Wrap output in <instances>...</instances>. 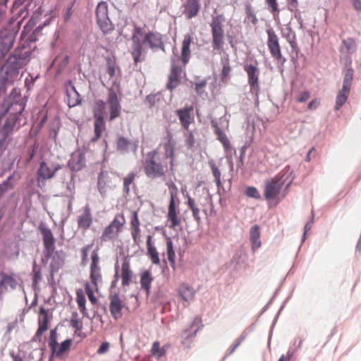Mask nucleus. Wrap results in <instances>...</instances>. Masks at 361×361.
<instances>
[{"instance_id": "51", "label": "nucleus", "mask_w": 361, "mask_h": 361, "mask_svg": "<svg viewBox=\"0 0 361 361\" xmlns=\"http://www.w3.org/2000/svg\"><path fill=\"white\" fill-rule=\"evenodd\" d=\"M109 348V343L108 342H104L101 344L97 350V353L99 355L106 353Z\"/></svg>"}, {"instance_id": "11", "label": "nucleus", "mask_w": 361, "mask_h": 361, "mask_svg": "<svg viewBox=\"0 0 361 361\" xmlns=\"http://www.w3.org/2000/svg\"><path fill=\"white\" fill-rule=\"evenodd\" d=\"M124 221H119L118 218H115L113 221L104 229L102 238L103 240L106 241L116 237L121 231Z\"/></svg>"}, {"instance_id": "37", "label": "nucleus", "mask_w": 361, "mask_h": 361, "mask_svg": "<svg viewBox=\"0 0 361 361\" xmlns=\"http://www.w3.org/2000/svg\"><path fill=\"white\" fill-rule=\"evenodd\" d=\"M152 355L157 357V360L160 359L161 357L164 356L166 354L165 347H160V344L158 341L154 342L153 343L152 350H151Z\"/></svg>"}, {"instance_id": "42", "label": "nucleus", "mask_w": 361, "mask_h": 361, "mask_svg": "<svg viewBox=\"0 0 361 361\" xmlns=\"http://www.w3.org/2000/svg\"><path fill=\"white\" fill-rule=\"evenodd\" d=\"M223 63V69L221 73V79L222 81H225L227 80L229 73L231 72V67L228 63V61L227 59L222 60Z\"/></svg>"}, {"instance_id": "12", "label": "nucleus", "mask_w": 361, "mask_h": 361, "mask_svg": "<svg viewBox=\"0 0 361 361\" xmlns=\"http://www.w3.org/2000/svg\"><path fill=\"white\" fill-rule=\"evenodd\" d=\"M267 32L268 35L267 45L271 55L276 59H281V53L277 35L272 28L268 29Z\"/></svg>"}, {"instance_id": "8", "label": "nucleus", "mask_w": 361, "mask_h": 361, "mask_svg": "<svg viewBox=\"0 0 361 361\" xmlns=\"http://www.w3.org/2000/svg\"><path fill=\"white\" fill-rule=\"evenodd\" d=\"M55 334V330L51 331L49 346L52 351V356L61 358L69 350L72 341L67 339L59 344L56 341Z\"/></svg>"}, {"instance_id": "25", "label": "nucleus", "mask_w": 361, "mask_h": 361, "mask_svg": "<svg viewBox=\"0 0 361 361\" xmlns=\"http://www.w3.org/2000/svg\"><path fill=\"white\" fill-rule=\"evenodd\" d=\"M92 222L90 209L88 206L84 208L83 213L79 216L78 219V226L82 229H87Z\"/></svg>"}, {"instance_id": "49", "label": "nucleus", "mask_w": 361, "mask_h": 361, "mask_svg": "<svg viewBox=\"0 0 361 361\" xmlns=\"http://www.w3.org/2000/svg\"><path fill=\"white\" fill-rule=\"evenodd\" d=\"M91 258L92 263L90 268H99L98 266L99 258L96 251L92 252Z\"/></svg>"}, {"instance_id": "43", "label": "nucleus", "mask_w": 361, "mask_h": 361, "mask_svg": "<svg viewBox=\"0 0 361 361\" xmlns=\"http://www.w3.org/2000/svg\"><path fill=\"white\" fill-rule=\"evenodd\" d=\"M245 194L251 198L254 199H260V195L257 190V189L252 186H249L246 188Z\"/></svg>"}, {"instance_id": "10", "label": "nucleus", "mask_w": 361, "mask_h": 361, "mask_svg": "<svg viewBox=\"0 0 361 361\" xmlns=\"http://www.w3.org/2000/svg\"><path fill=\"white\" fill-rule=\"evenodd\" d=\"M176 145V140L173 137V135L170 132H167L166 136L163 140V147L164 149V154L166 158H170V169L173 170L174 163V149Z\"/></svg>"}, {"instance_id": "56", "label": "nucleus", "mask_w": 361, "mask_h": 361, "mask_svg": "<svg viewBox=\"0 0 361 361\" xmlns=\"http://www.w3.org/2000/svg\"><path fill=\"white\" fill-rule=\"evenodd\" d=\"M91 247H92V245H88L82 249V262H83L87 261L88 251L90 250Z\"/></svg>"}, {"instance_id": "52", "label": "nucleus", "mask_w": 361, "mask_h": 361, "mask_svg": "<svg viewBox=\"0 0 361 361\" xmlns=\"http://www.w3.org/2000/svg\"><path fill=\"white\" fill-rule=\"evenodd\" d=\"M11 178V176L8 177L6 180L4 181L1 184H0V197L7 190L8 186L9 185V180Z\"/></svg>"}, {"instance_id": "15", "label": "nucleus", "mask_w": 361, "mask_h": 361, "mask_svg": "<svg viewBox=\"0 0 361 361\" xmlns=\"http://www.w3.org/2000/svg\"><path fill=\"white\" fill-rule=\"evenodd\" d=\"M178 211H177L175 202L173 199V192H171V198L168 209L167 219L170 222L169 227L171 228H176L180 224V218L178 216Z\"/></svg>"}, {"instance_id": "14", "label": "nucleus", "mask_w": 361, "mask_h": 361, "mask_svg": "<svg viewBox=\"0 0 361 361\" xmlns=\"http://www.w3.org/2000/svg\"><path fill=\"white\" fill-rule=\"evenodd\" d=\"M138 147L137 140H130L123 137H119L116 142V149L121 154L132 152L135 153Z\"/></svg>"}, {"instance_id": "16", "label": "nucleus", "mask_w": 361, "mask_h": 361, "mask_svg": "<svg viewBox=\"0 0 361 361\" xmlns=\"http://www.w3.org/2000/svg\"><path fill=\"white\" fill-rule=\"evenodd\" d=\"M47 256H51L54 250V240L51 231L49 228H41Z\"/></svg>"}, {"instance_id": "47", "label": "nucleus", "mask_w": 361, "mask_h": 361, "mask_svg": "<svg viewBox=\"0 0 361 361\" xmlns=\"http://www.w3.org/2000/svg\"><path fill=\"white\" fill-rule=\"evenodd\" d=\"M246 18L245 22L251 23L255 25L257 23V18L256 16L252 12L250 9H247L246 12Z\"/></svg>"}, {"instance_id": "59", "label": "nucleus", "mask_w": 361, "mask_h": 361, "mask_svg": "<svg viewBox=\"0 0 361 361\" xmlns=\"http://www.w3.org/2000/svg\"><path fill=\"white\" fill-rule=\"evenodd\" d=\"M289 34L288 35V42L291 45V47H293V44L295 42V32L292 31L290 28L288 29Z\"/></svg>"}, {"instance_id": "2", "label": "nucleus", "mask_w": 361, "mask_h": 361, "mask_svg": "<svg viewBox=\"0 0 361 361\" xmlns=\"http://www.w3.org/2000/svg\"><path fill=\"white\" fill-rule=\"evenodd\" d=\"M293 170L286 166L276 176L264 182V196L267 200H282L287 195L288 188L294 180Z\"/></svg>"}, {"instance_id": "63", "label": "nucleus", "mask_w": 361, "mask_h": 361, "mask_svg": "<svg viewBox=\"0 0 361 361\" xmlns=\"http://www.w3.org/2000/svg\"><path fill=\"white\" fill-rule=\"evenodd\" d=\"M319 105V102L317 99L311 101L308 104L309 109H315Z\"/></svg>"}, {"instance_id": "46", "label": "nucleus", "mask_w": 361, "mask_h": 361, "mask_svg": "<svg viewBox=\"0 0 361 361\" xmlns=\"http://www.w3.org/2000/svg\"><path fill=\"white\" fill-rule=\"evenodd\" d=\"M98 190L102 196H105L106 193V183L102 176L98 178Z\"/></svg>"}, {"instance_id": "50", "label": "nucleus", "mask_w": 361, "mask_h": 361, "mask_svg": "<svg viewBox=\"0 0 361 361\" xmlns=\"http://www.w3.org/2000/svg\"><path fill=\"white\" fill-rule=\"evenodd\" d=\"M71 325L78 331L81 330L82 328V323L77 318L74 317L71 319Z\"/></svg>"}, {"instance_id": "36", "label": "nucleus", "mask_w": 361, "mask_h": 361, "mask_svg": "<svg viewBox=\"0 0 361 361\" xmlns=\"http://www.w3.org/2000/svg\"><path fill=\"white\" fill-rule=\"evenodd\" d=\"M353 78V70L351 68H347L345 73L343 87L344 91H350L351 81Z\"/></svg>"}, {"instance_id": "55", "label": "nucleus", "mask_w": 361, "mask_h": 361, "mask_svg": "<svg viewBox=\"0 0 361 361\" xmlns=\"http://www.w3.org/2000/svg\"><path fill=\"white\" fill-rule=\"evenodd\" d=\"M310 95L309 92H307V91L302 92L300 94V96L297 100H298V102H301V103L305 102L310 98Z\"/></svg>"}, {"instance_id": "33", "label": "nucleus", "mask_w": 361, "mask_h": 361, "mask_svg": "<svg viewBox=\"0 0 361 361\" xmlns=\"http://www.w3.org/2000/svg\"><path fill=\"white\" fill-rule=\"evenodd\" d=\"M153 281V277L149 271H145L141 274L140 285L141 287L145 290L148 294L150 291L151 283Z\"/></svg>"}, {"instance_id": "34", "label": "nucleus", "mask_w": 361, "mask_h": 361, "mask_svg": "<svg viewBox=\"0 0 361 361\" xmlns=\"http://www.w3.org/2000/svg\"><path fill=\"white\" fill-rule=\"evenodd\" d=\"M76 295V301L80 312L83 316H87V309L85 307L86 300L82 290H77Z\"/></svg>"}, {"instance_id": "58", "label": "nucleus", "mask_w": 361, "mask_h": 361, "mask_svg": "<svg viewBox=\"0 0 361 361\" xmlns=\"http://www.w3.org/2000/svg\"><path fill=\"white\" fill-rule=\"evenodd\" d=\"M192 212V216L197 221V223H200L201 221V218L200 216V209L195 207L193 209H191Z\"/></svg>"}, {"instance_id": "3", "label": "nucleus", "mask_w": 361, "mask_h": 361, "mask_svg": "<svg viewBox=\"0 0 361 361\" xmlns=\"http://www.w3.org/2000/svg\"><path fill=\"white\" fill-rule=\"evenodd\" d=\"M132 41L130 51L135 63L144 60L148 47L153 50L163 49L162 37L160 34H145L139 27L135 28Z\"/></svg>"}, {"instance_id": "7", "label": "nucleus", "mask_w": 361, "mask_h": 361, "mask_svg": "<svg viewBox=\"0 0 361 361\" xmlns=\"http://www.w3.org/2000/svg\"><path fill=\"white\" fill-rule=\"evenodd\" d=\"M97 23L101 30L106 33L114 29L113 24L109 17L108 4L105 1L98 4L96 8Z\"/></svg>"}, {"instance_id": "30", "label": "nucleus", "mask_w": 361, "mask_h": 361, "mask_svg": "<svg viewBox=\"0 0 361 361\" xmlns=\"http://www.w3.org/2000/svg\"><path fill=\"white\" fill-rule=\"evenodd\" d=\"M13 39L11 36H4L0 42V59L8 52L13 47Z\"/></svg>"}, {"instance_id": "22", "label": "nucleus", "mask_w": 361, "mask_h": 361, "mask_svg": "<svg viewBox=\"0 0 361 361\" xmlns=\"http://www.w3.org/2000/svg\"><path fill=\"white\" fill-rule=\"evenodd\" d=\"M192 38L190 35H185L184 36L182 48H181V61L184 65H185L190 56V46L192 42Z\"/></svg>"}, {"instance_id": "18", "label": "nucleus", "mask_w": 361, "mask_h": 361, "mask_svg": "<svg viewBox=\"0 0 361 361\" xmlns=\"http://www.w3.org/2000/svg\"><path fill=\"white\" fill-rule=\"evenodd\" d=\"M110 311L113 317L116 319L120 318L122 315L121 310L123 308L122 301L118 294H114L110 297Z\"/></svg>"}, {"instance_id": "32", "label": "nucleus", "mask_w": 361, "mask_h": 361, "mask_svg": "<svg viewBox=\"0 0 361 361\" xmlns=\"http://www.w3.org/2000/svg\"><path fill=\"white\" fill-rule=\"evenodd\" d=\"M133 277V272L130 269L129 264L124 262L121 267L122 285L127 286L130 284Z\"/></svg>"}, {"instance_id": "17", "label": "nucleus", "mask_w": 361, "mask_h": 361, "mask_svg": "<svg viewBox=\"0 0 361 361\" xmlns=\"http://www.w3.org/2000/svg\"><path fill=\"white\" fill-rule=\"evenodd\" d=\"M85 164V158L82 152L78 151L72 154L68 166L73 171H80Z\"/></svg>"}, {"instance_id": "60", "label": "nucleus", "mask_w": 361, "mask_h": 361, "mask_svg": "<svg viewBox=\"0 0 361 361\" xmlns=\"http://www.w3.org/2000/svg\"><path fill=\"white\" fill-rule=\"evenodd\" d=\"M266 1L271 8L272 11L275 12L278 10V4L276 0H266Z\"/></svg>"}, {"instance_id": "45", "label": "nucleus", "mask_w": 361, "mask_h": 361, "mask_svg": "<svg viewBox=\"0 0 361 361\" xmlns=\"http://www.w3.org/2000/svg\"><path fill=\"white\" fill-rule=\"evenodd\" d=\"M85 292H86V294H87L90 301L92 304H95L97 302V298L94 295L93 288L91 287V286L89 283H87L85 285Z\"/></svg>"}, {"instance_id": "28", "label": "nucleus", "mask_w": 361, "mask_h": 361, "mask_svg": "<svg viewBox=\"0 0 361 361\" xmlns=\"http://www.w3.org/2000/svg\"><path fill=\"white\" fill-rule=\"evenodd\" d=\"M211 123L212 126L214 128L215 133L217 135V139L223 145L225 151L228 152V150L231 149V145L227 136L221 130V129L218 126L217 123L215 121L212 120Z\"/></svg>"}, {"instance_id": "19", "label": "nucleus", "mask_w": 361, "mask_h": 361, "mask_svg": "<svg viewBox=\"0 0 361 361\" xmlns=\"http://www.w3.org/2000/svg\"><path fill=\"white\" fill-rule=\"evenodd\" d=\"M65 253L62 251L61 252H53V254L49 256L51 257V260L50 262V268L52 274L59 271L60 268H61L64 264L65 259Z\"/></svg>"}, {"instance_id": "4", "label": "nucleus", "mask_w": 361, "mask_h": 361, "mask_svg": "<svg viewBox=\"0 0 361 361\" xmlns=\"http://www.w3.org/2000/svg\"><path fill=\"white\" fill-rule=\"evenodd\" d=\"M61 169V165L59 163L42 161L37 173L38 186L42 187L44 185V180L52 178L54 174Z\"/></svg>"}, {"instance_id": "1", "label": "nucleus", "mask_w": 361, "mask_h": 361, "mask_svg": "<svg viewBox=\"0 0 361 361\" xmlns=\"http://www.w3.org/2000/svg\"><path fill=\"white\" fill-rule=\"evenodd\" d=\"M121 111V106L118 99V96L113 90H109L107 102L104 103L102 100L95 102L94 106V133L95 138L93 140H97L102 134L104 128V118L107 116L108 111L109 112L111 121L119 116Z\"/></svg>"}, {"instance_id": "44", "label": "nucleus", "mask_w": 361, "mask_h": 361, "mask_svg": "<svg viewBox=\"0 0 361 361\" xmlns=\"http://www.w3.org/2000/svg\"><path fill=\"white\" fill-rule=\"evenodd\" d=\"M130 226L131 230H140V221L137 212H133L130 219Z\"/></svg>"}, {"instance_id": "53", "label": "nucleus", "mask_w": 361, "mask_h": 361, "mask_svg": "<svg viewBox=\"0 0 361 361\" xmlns=\"http://www.w3.org/2000/svg\"><path fill=\"white\" fill-rule=\"evenodd\" d=\"M313 224V221H308L304 228V233L302 238V242H304L307 238V233L312 228Z\"/></svg>"}, {"instance_id": "29", "label": "nucleus", "mask_w": 361, "mask_h": 361, "mask_svg": "<svg viewBox=\"0 0 361 361\" xmlns=\"http://www.w3.org/2000/svg\"><path fill=\"white\" fill-rule=\"evenodd\" d=\"M47 312L44 308L41 307L39 316V328L36 333L37 336H40L47 329Z\"/></svg>"}, {"instance_id": "41", "label": "nucleus", "mask_w": 361, "mask_h": 361, "mask_svg": "<svg viewBox=\"0 0 361 361\" xmlns=\"http://www.w3.org/2000/svg\"><path fill=\"white\" fill-rule=\"evenodd\" d=\"M1 285H6L7 288L9 287L11 289H15L18 285V283L13 277L10 276H4L0 281V286Z\"/></svg>"}, {"instance_id": "57", "label": "nucleus", "mask_w": 361, "mask_h": 361, "mask_svg": "<svg viewBox=\"0 0 361 361\" xmlns=\"http://www.w3.org/2000/svg\"><path fill=\"white\" fill-rule=\"evenodd\" d=\"M133 239L135 243H138L140 236V230H131Z\"/></svg>"}, {"instance_id": "21", "label": "nucleus", "mask_w": 361, "mask_h": 361, "mask_svg": "<svg viewBox=\"0 0 361 361\" xmlns=\"http://www.w3.org/2000/svg\"><path fill=\"white\" fill-rule=\"evenodd\" d=\"M178 291L179 296L185 302L192 301L195 295L194 288L185 283L180 285Z\"/></svg>"}, {"instance_id": "54", "label": "nucleus", "mask_w": 361, "mask_h": 361, "mask_svg": "<svg viewBox=\"0 0 361 361\" xmlns=\"http://www.w3.org/2000/svg\"><path fill=\"white\" fill-rule=\"evenodd\" d=\"M205 85H206V82L204 81H202V82H200L196 84V85H195L196 92L198 94L202 95V94L204 92V88Z\"/></svg>"}, {"instance_id": "13", "label": "nucleus", "mask_w": 361, "mask_h": 361, "mask_svg": "<svg viewBox=\"0 0 361 361\" xmlns=\"http://www.w3.org/2000/svg\"><path fill=\"white\" fill-rule=\"evenodd\" d=\"M356 50V44L354 39L352 38H348L346 39H343L342 42V45L340 48V51L341 54V60L345 61L346 64L350 63V55L353 54Z\"/></svg>"}, {"instance_id": "48", "label": "nucleus", "mask_w": 361, "mask_h": 361, "mask_svg": "<svg viewBox=\"0 0 361 361\" xmlns=\"http://www.w3.org/2000/svg\"><path fill=\"white\" fill-rule=\"evenodd\" d=\"M245 335H243L242 334L241 336H240L235 341V343L233 345L232 347H231V348L229 349V351H228V355H231L232 354L235 350L241 344V343L245 340Z\"/></svg>"}, {"instance_id": "20", "label": "nucleus", "mask_w": 361, "mask_h": 361, "mask_svg": "<svg viewBox=\"0 0 361 361\" xmlns=\"http://www.w3.org/2000/svg\"><path fill=\"white\" fill-rule=\"evenodd\" d=\"M250 241L253 252L261 247L259 227L257 225L252 226L250 229Z\"/></svg>"}, {"instance_id": "24", "label": "nucleus", "mask_w": 361, "mask_h": 361, "mask_svg": "<svg viewBox=\"0 0 361 361\" xmlns=\"http://www.w3.org/2000/svg\"><path fill=\"white\" fill-rule=\"evenodd\" d=\"M200 8L199 0H187L184 12L188 18H192L197 15Z\"/></svg>"}, {"instance_id": "40", "label": "nucleus", "mask_w": 361, "mask_h": 361, "mask_svg": "<svg viewBox=\"0 0 361 361\" xmlns=\"http://www.w3.org/2000/svg\"><path fill=\"white\" fill-rule=\"evenodd\" d=\"M166 252L168 260L171 262V266L173 267L175 264L176 254L173 247V243L171 240L166 243Z\"/></svg>"}, {"instance_id": "6", "label": "nucleus", "mask_w": 361, "mask_h": 361, "mask_svg": "<svg viewBox=\"0 0 361 361\" xmlns=\"http://www.w3.org/2000/svg\"><path fill=\"white\" fill-rule=\"evenodd\" d=\"M225 18L223 15H218L212 18L210 24L212 32L213 45L214 49H219L224 44L223 24Z\"/></svg>"}, {"instance_id": "23", "label": "nucleus", "mask_w": 361, "mask_h": 361, "mask_svg": "<svg viewBox=\"0 0 361 361\" xmlns=\"http://www.w3.org/2000/svg\"><path fill=\"white\" fill-rule=\"evenodd\" d=\"M181 73V68L175 65L174 61H172L171 64V73L169 75V81L167 84V87L170 90H172L176 87L179 83L178 78Z\"/></svg>"}, {"instance_id": "39", "label": "nucleus", "mask_w": 361, "mask_h": 361, "mask_svg": "<svg viewBox=\"0 0 361 361\" xmlns=\"http://www.w3.org/2000/svg\"><path fill=\"white\" fill-rule=\"evenodd\" d=\"M209 165L212 171V173L214 177L216 184L217 187L219 188L220 187L222 186L221 182V172L218 169V168L216 166V165L213 161H209Z\"/></svg>"}, {"instance_id": "27", "label": "nucleus", "mask_w": 361, "mask_h": 361, "mask_svg": "<svg viewBox=\"0 0 361 361\" xmlns=\"http://www.w3.org/2000/svg\"><path fill=\"white\" fill-rule=\"evenodd\" d=\"M62 187L65 189V194L68 195L74 190L73 176L71 173L66 171L62 175Z\"/></svg>"}, {"instance_id": "64", "label": "nucleus", "mask_w": 361, "mask_h": 361, "mask_svg": "<svg viewBox=\"0 0 361 361\" xmlns=\"http://www.w3.org/2000/svg\"><path fill=\"white\" fill-rule=\"evenodd\" d=\"M107 73L110 78H112L115 75V68L113 66L109 65L107 67Z\"/></svg>"}, {"instance_id": "9", "label": "nucleus", "mask_w": 361, "mask_h": 361, "mask_svg": "<svg viewBox=\"0 0 361 361\" xmlns=\"http://www.w3.org/2000/svg\"><path fill=\"white\" fill-rule=\"evenodd\" d=\"M244 71L247 73L248 84L250 87L251 92L257 94L259 85V68L252 64H246L244 66Z\"/></svg>"}, {"instance_id": "26", "label": "nucleus", "mask_w": 361, "mask_h": 361, "mask_svg": "<svg viewBox=\"0 0 361 361\" xmlns=\"http://www.w3.org/2000/svg\"><path fill=\"white\" fill-rule=\"evenodd\" d=\"M192 108H185L183 109H180L177 111L178 116L179 117V120L183 126L184 128H188L189 125L193 120V118L191 116L190 112L192 111Z\"/></svg>"}, {"instance_id": "38", "label": "nucleus", "mask_w": 361, "mask_h": 361, "mask_svg": "<svg viewBox=\"0 0 361 361\" xmlns=\"http://www.w3.org/2000/svg\"><path fill=\"white\" fill-rule=\"evenodd\" d=\"M349 91H344L343 87L340 91L336 97V109L338 110L346 102Z\"/></svg>"}, {"instance_id": "5", "label": "nucleus", "mask_w": 361, "mask_h": 361, "mask_svg": "<svg viewBox=\"0 0 361 361\" xmlns=\"http://www.w3.org/2000/svg\"><path fill=\"white\" fill-rule=\"evenodd\" d=\"M155 154L154 152L148 153L144 163L145 173L150 178H159L165 173V167L154 160Z\"/></svg>"}, {"instance_id": "62", "label": "nucleus", "mask_w": 361, "mask_h": 361, "mask_svg": "<svg viewBox=\"0 0 361 361\" xmlns=\"http://www.w3.org/2000/svg\"><path fill=\"white\" fill-rule=\"evenodd\" d=\"M186 142H187V145L189 147H192V145H194L195 140H194V137L191 133H189V135H188V137Z\"/></svg>"}, {"instance_id": "35", "label": "nucleus", "mask_w": 361, "mask_h": 361, "mask_svg": "<svg viewBox=\"0 0 361 361\" xmlns=\"http://www.w3.org/2000/svg\"><path fill=\"white\" fill-rule=\"evenodd\" d=\"M90 279L92 285L97 288L98 285L102 282L100 268H90Z\"/></svg>"}, {"instance_id": "61", "label": "nucleus", "mask_w": 361, "mask_h": 361, "mask_svg": "<svg viewBox=\"0 0 361 361\" xmlns=\"http://www.w3.org/2000/svg\"><path fill=\"white\" fill-rule=\"evenodd\" d=\"M135 176L133 173L128 174L123 180V185H130L133 180H134Z\"/></svg>"}, {"instance_id": "31", "label": "nucleus", "mask_w": 361, "mask_h": 361, "mask_svg": "<svg viewBox=\"0 0 361 361\" xmlns=\"http://www.w3.org/2000/svg\"><path fill=\"white\" fill-rule=\"evenodd\" d=\"M151 238L152 237L150 235H148L147 241V255L149 256V258L152 264L157 265L160 262L159 253L157 251L156 247L152 245L151 243Z\"/></svg>"}]
</instances>
